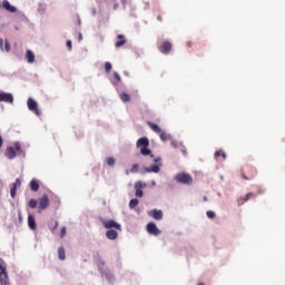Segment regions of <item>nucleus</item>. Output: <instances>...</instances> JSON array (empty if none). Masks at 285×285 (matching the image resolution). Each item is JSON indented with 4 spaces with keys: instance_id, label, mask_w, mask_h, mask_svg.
Segmentation results:
<instances>
[{
    "instance_id": "4468645a",
    "label": "nucleus",
    "mask_w": 285,
    "mask_h": 285,
    "mask_svg": "<svg viewBox=\"0 0 285 285\" xmlns=\"http://www.w3.org/2000/svg\"><path fill=\"white\" fill-rule=\"evenodd\" d=\"M253 197H255V194L248 193L246 196L238 198L237 199L238 206H244V204H246V202H248Z\"/></svg>"
},
{
    "instance_id": "7c9ffc66",
    "label": "nucleus",
    "mask_w": 285,
    "mask_h": 285,
    "mask_svg": "<svg viewBox=\"0 0 285 285\" xmlns=\"http://www.w3.org/2000/svg\"><path fill=\"white\" fill-rule=\"evenodd\" d=\"M106 164H107V166H115L116 160H115L114 157H108V158L106 159Z\"/></svg>"
},
{
    "instance_id": "2eb2a0df",
    "label": "nucleus",
    "mask_w": 285,
    "mask_h": 285,
    "mask_svg": "<svg viewBox=\"0 0 285 285\" xmlns=\"http://www.w3.org/2000/svg\"><path fill=\"white\" fill-rule=\"evenodd\" d=\"M28 226L30 230H37V220L35 219V216L31 214L28 215Z\"/></svg>"
},
{
    "instance_id": "f704fd0d",
    "label": "nucleus",
    "mask_w": 285,
    "mask_h": 285,
    "mask_svg": "<svg viewBox=\"0 0 285 285\" xmlns=\"http://www.w3.org/2000/svg\"><path fill=\"white\" fill-rule=\"evenodd\" d=\"M206 215H207L208 219H215V212L208 210V212L206 213Z\"/></svg>"
},
{
    "instance_id": "423d86ee",
    "label": "nucleus",
    "mask_w": 285,
    "mask_h": 285,
    "mask_svg": "<svg viewBox=\"0 0 285 285\" xmlns=\"http://www.w3.org/2000/svg\"><path fill=\"white\" fill-rule=\"evenodd\" d=\"M0 284L10 285L8 272L6 271V265H3V263H0Z\"/></svg>"
},
{
    "instance_id": "aec40b11",
    "label": "nucleus",
    "mask_w": 285,
    "mask_h": 285,
    "mask_svg": "<svg viewBox=\"0 0 285 285\" xmlns=\"http://www.w3.org/2000/svg\"><path fill=\"white\" fill-rule=\"evenodd\" d=\"M26 60L29 62V63H35V52H32V50L28 49L26 51Z\"/></svg>"
},
{
    "instance_id": "37998d69",
    "label": "nucleus",
    "mask_w": 285,
    "mask_h": 285,
    "mask_svg": "<svg viewBox=\"0 0 285 285\" xmlns=\"http://www.w3.org/2000/svg\"><path fill=\"white\" fill-rule=\"evenodd\" d=\"M157 21H164V18H161V16H157Z\"/></svg>"
},
{
    "instance_id": "dca6fc26",
    "label": "nucleus",
    "mask_w": 285,
    "mask_h": 285,
    "mask_svg": "<svg viewBox=\"0 0 285 285\" xmlns=\"http://www.w3.org/2000/svg\"><path fill=\"white\" fill-rule=\"evenodd\" d=\"M2 8L7 10V12H17V8L10 4L8 0L2 1Z\"/></svg>"
},
{
    "instance_id": "cd10ccee",
    "label": "nucleus",
    "mask_w": 285,
    "mask_h": 285,
    "mask_svg": "<svg viewBox=\"0 0 285 285\" xmlns=\"http://www.w3.org/2000/svg\"><path fill=\"white\" fill-rule=\"evenodd\" d=\"M158 135H159L161 141H168L169 136H168V134H166V131L160 130V132H158Z\"/></svg>"
},
{
    "instance_id": "bb28decb",
    "label": "nucleus",
    "mask_w": 285,
    "mask_h": 285,
    "mask_svg": "<svg viewBox=\"0 0 285 285\" xmlns=\"http://www.w3.org/2000/svg\"><path fill=\"white\" fill-rule=\"evenodd\" d=\"M137 206H139V199L137 198H132L130 202H129V208H137Z\"/></svg>"
},
{
    "instance_id": "9d476101",
    "label": "nucleus",
    "mask_w": 285,
    "mask_h": 285,
    "mask_svg": "<svg viewBox=\"0 0 285 285\" xmlns=\"http://www.w3.org/2000/svg\"><path fill=\"white\" fill-rule=\"evenodd\" d=\"M0 101H3L4 104H14V97L12 96V94L1 91Z\"/></svg>"
},
{
    "instance_id": "ea45409f",
    "label": "nucleus",
    "mask_w": 285,
    "mask_h": 285,
    "mask_svg": "<svg viewBox=\"0 0 285 285\" xmlns=\"http://www.w3.org/2000/svg\"><path fill=\"white\" fill-rule=\"evenodd\" d=\"M67 48L68 50H72V40L67 41Z\"/></svg>"
},
{
    "instance_id": "72a5a7b5",
    "label": "nucleus",
    "mask_w": 285,
    "mask_h": 285,
    "mask_svg": "<svg viewBox=\"0 0 285 285\" xmlns=\"http://www.w3.org/2000/svg\"><path fill=\"white\" fill-rule=\"evenodd\" d=\"M38 12H39V14H43V12H46V6L45 4H39Z\"/></svg>"
},
{
    "instance_id": "c756f323",
    "label": "nucleus",
    "mask_w": 285,
    "mask_h": 285,
    "mask_svg": "<svg viewBox=\"0 0 285 285\" xmlns=\"http://www.w3.org/2000/svg\"><path fill=\"white\" fill-rule=\"evenodd\" d=\"M112 70V63L110 62H105V72H107V75Z\"/></svg>"
},
{
    "instance_id": "a211bd4d",
    "label": "nucleus",
    "mask_w": 285,
    "mask_h": 285,
    "mask_svg": "<svg viewBox=\"0 0 285 285\" xmlns=\"http://www.w3.org/2000/svg\"><path fill=\"white\" fill-rule=\"evenodd\" d=\"M106 237H107V239L115 240V239H117V237H119V234L115 229H109L106 232Z\"/></svg>"
},
{
    "instance_id": "5701e85b",
    "label": "nucleus",
    "mask_w": 285,
    "mask_h": 285,
    "mask_svg": "<svg viewBox=\"0 0 285 285\" xmlns=\"http://www.w3.org/2000/svg\"><path fill=\"white\" fill-rule=\"evenodd\" d=\"M30 189H31L33 193L39 191V183H38L36 179H32V180L30 181Z\"/></svg>"
},
{
    "instance_id": "58836bf2",
    "label": "nucleus",
    "mask_w": 285,
    "mask_h": 285,
    "mask_svg": "<svg viewBox=\"0 0 285 285\" xmlns=\"http://www.w3.org/2000/svg\"><path fill=\"white\" fill-rule=\"evenodd\" d=\"M13 186H16V188H18L19 186H21V179L17 178L16 183H13Z\"/></svg>"
},
{
    "instance_id": "f257e3e1",
    "label": "nucleus",
    "mask_w": 285,
    "mask_h": 285,
    "mask_svg": "<svg viewBox=\"0 0 285 285\" xmlns=\"http://www.w3.org/2000/svg\"><path fill=\"white\" fill-rule=\"evenodd\" d=\"M7 159H14L16 157H26V150L21 147V142L16 141L13 146L7 147L4 151Z\"/></svg>"
},
{
    "instance_id": "9b49d317",
    "label": "nucleus",
    "mask_w": 285,
    "mask_h": 285,
    "mask_svg": "<svg viewBox=\"0 0 285 285\" xmlns=\"http://www.w3.org/2000/svg\"><path fill=\"white\" fill-rule=\"evenodd\" d=\"M27 106L31 112H35L37 116H39V105L35 101V99L29 98L27 101Z\"/></svg>"
},
{
    "instance_id": "c85d7f7f",
    "label": "nucleus",
    "mask_w": 285,
    "mask_h": 285,
    "mask_svg": "<svg viewBox=\"0 0 285 285\" xmlns=\"http://www.w3.org/2000/svg\"><path fill=\"white\" fill-rule=\"evenodd\" d=\"M219 157H223V159H226V153L224 150H218L215 153V158L219 159Z\"/></svg>"
},
{
    "instance_id": "e433bc0d",
    "label": "nucleus",
    "mask_w": 285,
    "mask_h": 285,
    "mask_svg": "<svg viewBox=\"0 0 285 285\" xmlns=\"http://www.w3.org/2000/svg\"><path fill=\"white\" fill-rule=\"evenodd\" d=\"M66 233H67L66 227H62V228H61V232H60V237H61V238L66 237Z\"/></svg>"
},
{
    "instance_id": "79ce46f5",
    "label": "nucleus",
    "mask_w": 285,
    "mask_h": 285,
    "mask_svg": "<svg viewBox=\"0 0 285 285\" xmlns=\"http://www.w3.org/2000/svg\"><path fill=\"white\" fill-rule=\"evenodd\" d=\"M119 8V3L115 2L114 10H117Z\"/></svg>"
},
{
    "instance_id": "f03ea898",
    "label": "nucleus",
    "mask_w": 285,
    "mask_h": 285,
    "mask_svg": "<svg viewBox=\"0 0 285 285\" xmlns=\"http://www.w3.org/2000/svg\"><path fill=\"white\" fill-rule=\"evenodd\" d=\"M136 146L137 148H140V154L144 156V157H155L153 155V151L148 148V146H150V140H148L147 137H142V138H139L136 142Z\"/></svg>"
},
{
    "instance_id": "7ed1b4c3",
    "label": "nucleus",
    "mask_w": 285,
    "mask_h": 285,
    "mask_svg": "<svg viewBox=\"0 0 285 285\" xmlns=\"http://www.w3.org/2000/svg\"><path fill=\"white\" fill-rule=\"evenodd\" d=\"M175 179L178 181V184H185L187 186L193 184V176H190V174L179 173L175 176Z\"/></svg>"
},
{
    "instance_id": "4be33fe9",
    "label": "nucleus",
    "mask_w": 285,
    "mask_h": 285,
    "mask_svg": "<svg viewBox=\"0 0 285 285\" xmlns=\"http://www.w3.org/2000/svg\"><path fill=\"white\" fill-rule=\"evenodd\" d=\"M161 170L159 165H151L150 167L145 168V173H159Z\"/></svg>"
},
{
    "instance_id": "39448f33",
    "label": "nucleus",
    "mask_w": 285,
    "mask_h": 285,
    "mask_svg": "<svg viewBox=\"0 0 285 285\" xmlns=\"http://www.w3.org/2000/svg\"><path fill=\"white\" fill-rule=\"evenodd\" d=\"M101 224L104 228H107V229L116 228V230H121V225L112 219H102Z\"/></svg>"
},
{
    "instance_id": "ddd939ff",
    "label": "nucleus",
    "mask_w": 285,
    "mask_h": 285,
    "mask_svg": "<svg viewBox=\"0 0 285 285\" xmlns=\"http://www.w3.org/2000/svg\"><path fill=\"white\" fill-rule=\"evenodd\" d=\"M149 215L158 222L164 219V212H161V209H153L151 212H149Z\"/></svg>"
},
{
    "instance_id": "a878e982",
    "label": "nucleus",
    "mask_w": 285,
    "mask_h": 285,
    "mask_svg": "<svg viewBox=\"0 0 285 285\" xmlns=\"http://www.w3.org/2000/svg\"><path fill=\"white\" fill-rule=\"evenodd\" d=\"M38 205H39V200L35 198L30 199L28 203L29 208H32V209L37 208Z\"/></svg>"
},
{
    "instance_id": "1a4fd4ad",
    "label": "nucleus",
    "mask_w": 285,
    "mask_h": 285,
    "mask_svg": "<svg viewBox=\"0 0 285 285\" xmlns=\"http://www.w3.org/2000/svg\"><path fill=\"white\" fill-rule=\"evenodd\" d=\"M245 170H246L247 175L243 173V178H245L247 180L253 179L255 177V175H257V169H255L252 166H246Z\"/></svg>"
},
{
    "instance_id": "09e8293b",
    "label": "nucleus",
    "mask_w": 285,
    "mask_h": 285,
    "mask_svg": "<svg viewBox=\"0 0 285 285\" xmlns=\"http://www.w3.org/2000/svg\"><path fill=\"white\" fill-rule=\"evenodd\" d=\"M0 8H3V3H1V1H0Z\"/></svg>"
},
{
    "instance_id": "20e7f679",
    "label": "nucleus",
    "mask_w": 285,
    "mask_h": 285,
    "mask_svg": "<svg viewBox=\"0 0 285 285\" xmlns=\"http://www.w3.org/2000/svg\"><path fill=\"white\" fill-rule=\"evenodd\" d=\"M50 206V198L46 194H43L38 199V213H41V210H46Z\"/></svg>"
},
{
    "instance_id": "6ab92c4d",
    "label": "nucleus",
    "mask_w": 285,
    "mask_h": 285,
    "mask_svg": "<svg viewBox=\"0 0 285 285\" xmlns=\"http://www.w3.org/2000/svg\"><path fill=\"white\" fill-rule=\"evenodd\" d=\"M147 126H149L153 132H156V135H159V132H161V128L155 122L147 121Z\"/></svg>"
},
{
    "instance_id": "473e14b6",
    "label": "nucleus",
    "mask_w": 285,
    "mask_h": 285,
    "mask_svg": "<svg viewBox=\"0 0 285 285\" xmlns=\"http://www.w3.org/2000/svg\"><path fill=\"white\" fill-rule=\"evenodd\" d=\"M130 173H139V165L138 164H134L130 168Z\"/></svg>"
},
{
    "instance_id": "b1692460",
    "label": "nucleus",
    "mask_w": 285,
    "mask_h": 285,
    "mask_svg": "<svg viewBox=\"0 0 285 285\" xmlns=\"http://www.w3.org/2000/svg\"><path fill=\"white\" fill-rule=\"evenodd\" d=\"M119 97L124 104H127V101H130V95H128L126 91H121L119 94Z\"/></svg>"
},
{
    "instance_id": "c03bdc74",
    "label": "nucleus",
    "mask_w": 285,
    "mask_h": 285,
    "mask_svg": "<svg viewBox=\"0 0 285 285\" xmlns=\"http://www.w3.org/2000/svg\"><path fill=\"white\" fill-rule=\"evenodd\" d=\"M188 48H193V42H187Z\"/></svg>"
},
{
    "instance_id": "6e6552de",
    "label": "nucleus",
    "mask_w": 285,
    "mask_h": 285,
    "mask_svg": "<svg viewBox=\"0 0 285 285\" xmlns=\"http://www.w3.org/2000/svg\"><path fill=\"white\" fill-rule=\"evenodd\" d=\"M135 195L137 197H144V188H146V184L145 183H141V180H138L135 183Z\"/></svg>"
},
{
    "instance_id": "603ef678",
    "label": "nucleus",
    "mask_w": 285,
    "mask_h": 285,
    "mask_svg": "<svg viewBox=\"0 0 285 285\" xmlns=\"http://www.w3.org/2000/svg\"><path fill=\"white\" fill-rule=\"evenodd\" d=\"M79 39H81V35L79 36Z\"/></svg>"
},
{
    "instance_id": "412c9836",
    "label": "nucleus",
    "mask_w": 285,
    "mask_h": 285,
    "mask_svg": "<svg viewBox=\"0 0 285 285\" xmlns=\"http://www.w3.org/2000/svg\"><path fill=\"white\" fill-rule=\"evenodd\" d=\"M0 50H6V52H10V42L6 40L4 47H3V38H0Z\"/></svg>"
},
{
    "instance_id": "3c124183",
    "label": "nucleus",
    "mask_w": 285,
    "mask_h": 285,
    "mask_svg": "<svg viewBox=\"0 0 285 285\" xmlns=\"http://www.w3.org/2000/svg\"><path fill=\"white\" fill-rule=\"evenodd\" d=\"M79 39H81V35L79 36Z\"/></svg>"
},
{
    "instance_id": "a18cd8bd",
    "label": "nucleus",
    "mask_w": 285,
    "mask_h": 285,
    "mask_svg": "<svg viewBox=\"0 0 285 285\" xmlns=\"http://www.w3.org/2000/svg\"><path fill=\"white\" fill-rule=\"evenodd\" d=\"M154 161H155V164H157V161H161V159L160 158H154Z\"/></svg>"
},
{
    "instance_id": "2f4dec72",
    "label": "nucleus",
    "mask_w": 285,
    "mask_h": 285,
    "mask_svg": "<svg viewBox=\"0 0 285 285\" xmlns=\"http://www.w3.org/2000/svg\"><path fill=\"white\" fill-rule=\"evenodd\" d=\"M11 197L14 199L17 197V185H12V188L10 190Z\"/></svg>"
},
{
    "instance_id": "c9c22d12",
    "label": "nucleus",
    "mask_w": 285,
    "mask_h": 285,
    "mask_svg": "<svg viewBox=\"0 0 285 285\" xmlns=\"http://www.w3.org/2000/svg\"><path fill=\"white\" fill-rule=\"evenodd\" d=\"M114 79H116V81H121V76H119L117 73V71L114 72Z\"/></svg>"
},
{
    "instance_id": "393cba45",
    "label": "nucleus",
    "mask_w": 285,
    "mask_h": 285,
    "mask_svg": "<svg viewBox=\"0 0 285 285\" xmlns=\"http://www.w3.org/2000/svg\"><path fill=\"white\" fill-rule=\"evenodd\" d=\"M58 257L59 259H61L63 262V259H66V248L63 247H59L58 248Z\"/></svg>"
},
{
    "instance_id": "de8ad7c7",
    "label": "nucleus",
    "mask_w": 285,
    "mask_h": 285,
    "mask_svg": "<svg viewBox=\"0 0 285 285\" xmlns=\"http://www.w3.org/2000/svg\"><path fill=\"white\" fill-rule=\"evenodd\" d=\"M19 220L21 222V213H19Z\"/></svg>"
},
{
    "instance_id": "a19ab883",
    "label": "nucleus",
    "mask_w": 285,
    "mask_h": 285,
    "mask_svg": "<svg viewBox=\"0 0 285 285\" xmlns=\"http://www.w3.org/2000/svg\"><path fill=\"white\" fill-rule=\"evenodd\" d=\"M0 148H3V137L0 135Z\"/></svg>"
},
{
    "instance_id": "4c0bfd02",
    "label": "nucleus",
    "mask_w": 285,
    "mask_h": 285,
    "mask_svg": "<svg viewBox=\"0 0 285 285\" xmlns=\"http://www.w3.org/2000/svg\"><path fill=\"white\" fill-rule=\"evenodd\" d=\"M57 228H59V222H55L53 228H51V233H55V230H57Z\"/></svg>"
},
{
    "instance_id": "f3484780",
    "label": "nucleus",
    "mask_w": 285,
    "mask_h": 285,
    "mask_svg": "<svg viewBox=\"0 0 285 285\" xmlns=\"http://www.w3.org/2000/svg\"><path fill=\"white\" fill-rule=\"evenodd\" d=\"M117 39H118V41L115 43L116 48H121V46H126V43L128 41L126 39V36H124V35H118Z\"/></svg>"
},
{
    "instance_id": "49530a36",
    "label": "nucleus",
    "mask_w": 285,
    "mask_h": 285,
    "mask_svg": "<svg viewBox=\"0 0 285 285\" xmlns=\"http://www.w3.org/2000/svg\"><path fill=\"white\" fill-rule=\"evenodd\" d=\"M203 199H204V202H208V197L207 196H204Z\"/></svg>"
},
{
    "instance_id": "0eeeda50",
    "label": "nucleus",
    "mask_w": 285,
    "mask_h": 285,
    "mask_svg": "<svg viewBox=\"0 0 285 285\" xmlns=\"http://www.w3.org/2000/svg\"><path fill=\"white\" fill-rule=\"evenodd\" d=\"M158 50L163 55H169L170 50H173V42L164 41L161 45L158 46Z\"/></svg>"
},
{
    "instance_id": "8fccbe9b",
    "label": "nucleus",
    "mask_w": 285,
    "mask_h": 285,
    "mask_svg": "<svg viewBox=\"0 0 285 285\" xmlns=\"http://www.w3.org/2000/svg\"><path fill=\"white\" fill-rule=\"evenodd\" d=\"M126 175H129V173H128V171H126Z\"/></svg>"
},
{
    "instance_id": "f8f14e48",
    "label": "nucleus",
    "mask_w": 285,
    "mask_h": 285,
    "mask_svg": "<svg viewBox=\"0 0 285 285\" xmlns=\"http://www.w3.org/2000/svg\"><path fill=\"white\" fill-rule=\"evenodd\" d=\"M147 232L149 233V235H155V236L161 234V230H159V228L155 223L147 224Z\"/></svg>"
}]
</instances>
